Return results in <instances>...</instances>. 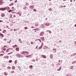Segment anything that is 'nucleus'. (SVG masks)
<instances>
[{
  "mask_svg": "<svg viewBox=\"0 0 76 76\" xmlns=\"http://www.w3.org/2000/svg\"><path fill=\"white\" fill-rule=\"evenodd\" d=\"M6 10H10V8H9V7H7L5 8H0V10H2V11Z\"/></svg>",
  "mask_w": 76,
  "mask_h": 76,
  "instance_id": "nucleus-1",
  "label": "nucleus"
},
{
  "mask_svg": "<svg viewBox=\"0 0 76 76\" xmlns=\"http://www.w3.org/2000/svg\"><path fill=\"white\" fill-rule=\"evenodd\" d=\"M21 54L22 56H23V55H26V54L28 55V54H29V52H28L27 51H24L21 53Z\"/></svg>",
  "mask_w": 76,
  "mask_h": 76,
  "instance_id": "nucleus-2",
  "label": "nucleus"
},
{
  "mask_svg": "<svg viewBox=\"0 0 76 76\" xmlns=\"http://www.w3.org/2000/svg\"><path fill=\"white\" fill-rule=\"evenodd\" d=\"M16 56L18 58H23V56H22L19 54H16Z\"/></svg>",
  "mask_w": 76,
  "mask_h": 76,
  "instance_id": "nucleus-3",
  "label": "nucleus"
},
{
  "mask_svg": "<svg viewBox=\"0 0 76 76\" xmlns=\"http://www.w3.org/2000/svg\"><path fill=\"white\" fill-rule=\"evenodd\" d=\"M44 32L42 31L40 33V36L41 37H42V36L44 35Z\"/></svg>",
  "mask_w": 76,
  "mask_h": 76,
  "instance_id": "nucleus-4",
  "label": "nucleus"
},
{
  "mask_svg": "<svg viewBox=\"0 0 76 76\" xmlns=\"http://www.w3.org/2000/svg\"><path fill=\"white\" fill-rule=\"evenodd\" d=\"M44 24L45 25V26H49V25H50V23L47 22L46 23Z\"/></svg>",
  "mask_w": 76,
  "mask_h": 76,
  "instance_id": "nucleus-5",
  "label": "nucleus"
},
{
  "mask_svg": "<svg viewBox=\"0 0 76 76\" xmlns=\"http://www.w3.org/2000/svg\"><path fill=\"white\" fill-rule=\"evenodd\" d=\"M42 57L43 58H47V57H46V56L45 55H42Z\"/></svg>",
  "mask_w": 76,
  "mask_h": 76,
  "instance_id": "nucleus-6",
  "label": "nucleus"
},
{
  "mask_svg": "<svg viewBox=\"0 0 76 76\" xmlns=\"http://www.w3.org/2000/svg\"><path fill=\"white\" fill-rule=\"evenodd\" d=\"M3 0H1L0 1V5H2L3 4Z\"/></svg>",
  "mask_w": 76,
  "mask_h": 76,
  "instance_id": "nucleus-7",
  "label": "nucleus"
},
{
  "mask_svg": "<svg viewBox=\"0 0 76 76\" xmlns=\"http://www.w3.org/2000/svg\"><path fill=\"white\" fill-rule=\"evenodd\" d=\"M33 8H34V5H31L30 6V9H33Z\"/></svg>",
  "mask_w": 76,
  "mask_h": 76,
  "instance_id": "nucleus-8",
  "label": "nucleus"
},
{
  "mask_svg": "<svg viewBox=\"0 0 76 76\" xmlns=\"http://www.w3.org/2000/svg\"><path fill=\"white\" fill-rule=\"evenodd\" d=\"M18 47V46L17 45H13L12 46V47H13V48H15V47Z\"/></svg>",
  "mask_w": 76,
  "mask_h": 76,
  "instance_id": "nucleus-9",
  "label": "nucleus"
},
{
  "mask_svg": "<svg viewBox=\"0 0 76 76\" xmlns=\"http://www.w3.org/2000/svg\"><path fill=\"white\" fill-rule=\"evenodd\" d=\"M4 75H5L6 76H7V75H8V73H7V72H5L4 73Z\"/></svg>",
  "mask_w": 76,
  "mask_h": 76,
  "instance_id": "nucleus-10",
  "label": "nucleus"
},
{
  "mask_svg": "<svg viewBox=\"0 0 76 76\" xmlns=\"http://www.w3.org/2000/svg\"><path fill=\"white\" fill-rule=\"evenodd\" d=\"M53 53H55L56 52V49H53Z\"/></svg>",
  "mask_w": 76,
  "mask_h": 76,
  "instance_id": "nucleus-11",
  "label": "nucleus"
},
{
  "mask_svg": "<svg viewBox=\"0 0 76 76\" xmlns=\"http://www.w3.org/2000/svg\"><path fill=\"white\" fill-rule=\"evenodd\" d=\"M1 16L2 17H4V16H5V15H4V14L3 13L1 14Z\"/></svg>",
  "mask_w": 76,
  "mask_h": 76,
  "instance_id": "nucleus-12",
  "label": "nucleus"
},
{
  "mask_svg": "<svg viewBox=\"0 0 76 76\" xmlns=\"http://www.w3.org/2000/svg\"><path fill=\"white\" fill-rule=\"evenodd\" d=\"M26 57H28V58H29L31 57V55H29V56H26Z\"/></svg>",
  "mask_w": 76,
  "mask_h": 76,
  "instance_id": "nucleus-13",
  "label": "nucleus"
},
{
  "mask_svg": "<svg viewBox=\"0 0 76 76\" xmlns=\"http://www.w3.org/2000/svg\"><path fill=\"white\" fill-rule=\"evenodd\" d=\"M10 50V48H8L7 49V50L6 51V52L7 53H8V52H9V50Z\"/></svg>",
  "mask_w": 76,
  "mask_h": 76,
  "instance_id": "nucleus-14",
  "label": "nucleus"
},
{
  "mask_svg": "<svg viewBox=\"0 0 76 76\" xmlns=\"http://www.w3.org/2000/svg\"><path fill=\"white\" fill-rule=\"evenodd\" d=\"M50 58H51V59H52V58H53V55H52V54L50 55Z\"/></svg>",
  "mask_w": 76,
  "mask_h": 76,
  "instance_id": "nucleus-15",
  "label": "nucleus"
},
{
  "mask_svg": "<svg viewBox=\"0 0 76 76\" xmlns=\"http://www.w3.org/2000/svg\"><path fill=\"white\" fill-rule=\"evenodd\" d=\"M70 68V69H72V70H73V69H74V68H73V66H71Z\"/></svg>",
  "mask_w": 76,
  "mask_h": 76,
  "instance_id": "nucleus-16",
  "label": "nucleus"
},
{
  "mask_svg": "<svg viewBox=\"0 0 76 76\" xmlns=\"http://www.w3.org/2000/svg\"><path fill=\"white\" fill-rule=\"evenodd\" d=\"M34 30H35L34 31V32H37V31H38V29L37 28L34 29Z\"/></svg>",
  "mask_w": 76,
  "mask_h": 76,
  "instance_id": "nucleus-17",
  "label": "nucleus"
},
{
  "mask_svg": "<svg viewBox=\"0 0 76 76\" xmlns=\"http://www.w3.org/2000/svg\"><path fill=\"white\" fill-rule=\"evenodd\" d=\"M12 11H13V10H10L8 12L9 13H10V12H12Z\"/></svg>",
  "mask_w": 76,
  "mask_h": 76,
  "instance_id": "nucleus-18",
  "label": "nucleus"
},
{
  "mask_svg": "<svg viewBox=\"0 0 76 76\" xmlns=\"http://www.w3.org/2000/svg\"><path fill=\"white\" fill-rule=\"evenodd\" d=\"M12 70H14V69H15V67L14 66H12Z\"/></svg>",
  "mask_w": 76,
  "mask_h": 76,
  "instance_id": "nucleus-19",
  "label": "nucleus"
},
{
  "mask_svg": "<svg viewBox=\"0 0 76 76\" xmlns=\"http://www.w3.org/2000/svg\"><path fill=\"white\" fill-rule=\"evenodd\" d=\"M39 25V24L38 23H36V24H35V26H38Z\"/></svg>",
  "mask_w": 76,
  "mask_h": 76,
  "instance_id": "nucleus-20",
  "label": "nucleus"
},
{
  "mask_svg": "<svg viewBox=\"0 0 76 76\" xmlns=\"http://www.w3.org/2000/svg\"><path fill=\"white\" fill-rule=\"evenodd\" d=\"M16 50L18 51L19 50V48H17L16 49Z\"/></svg>",
  "mask_w": 76,
  "mask_h": 76,
  "instance_id": "nucleus-21",
  "label": "nucleus"
},
{
  "mask_svg": "<svg viewBox=\"0 0 76 76\" xmlns=\"http://www.w3.org/2000/svg\"><path fill=\"white\" fill-rule=\"evenodd\" d=\"M76 63V61H75L73 62L72 64H75V63Z\"/></svg>",
  "mask_w": 76,
  "mask_h": 76,
  "instance_id": "nucleus-22",
  "label": "nucleus"
},
{
  "mask_svg": "<svg viewBox=\"0 0 76 76\" xmlns=\"http://www.w3.org/2000/svg\"><path fill=\"white\" fill-rule=\"evenodd\" d=\"M13 5H13V3H11L10 5V6H12Z\"/></svg>",
  "mask_w": 76,
  "mask_h": 76,
  "instance_id": "nucleus-23",
  "label": "nucleus"
},
{
  "mask_svg": "<svg viewBox=\"0 0 76 76\" xmlns=\"http://www.w3.org/2000/svg\"><path fill=\"white\" fill-rule=\"evenodd\" d=\"M32 65H31L30 66L29 68H30V69H32Z\"/></svg>",
  "mask_w": 76,
  "mask_h": 76,
  "instance_id": "nucleus-24",
  "label": "nucleus"
},
{
  "mask_svg": "<svg viewBox=\"0 0 76 76\" xmlns=\"http://www.w3.org/2000/svg\"><path fill=\"white\" fill-rule=\"evenodd\" d=\"M4 58H9V56H7L6 57H4Z\"/></svg>",
  "mask_w": 76,
  "mask_h": 76,
  "instance_id": "nucleus-25",
  "label": "nucleus"
},
{
  "mask_svg": "<svg viewBox=\"0 0 76 76\" xmlns=\"http://www.w3.org/2000/svg\"><path fill=\"white\" fill-rule=\"evenodd\" d=\"M0 35L1 36V37H3L4 36V35L3 34L1 33H0Z\"/></svg>",
  "mask_w": 76,
  "mask_h": 76,
  "instance_id": "nucleus-26",
  "label": "nucleus"
},
{
  "mask_svg": "<svg viewBox=\"0 0 76 76\" xmlns=\"http://www.w3.org/2000/svg\"><path fill=\"white\" fill-rule=\"evenodd\" d=\"M42 48V46H41L40 47H39V50H40V49H41Z\"/></svg>",
  "mask_w": 76,
  "mask_h": 76,
  "instance_id": "nucleus-27",
  "label": "nucleus"
},
{
  "mask_svg": "<svg viewBox=\"0 0 76 76\" xmlns=\"http://www.w3.org/2000/svg\"><path fill=\"white\" fill-rule=\"evenodd\" d=\"M19 29V28H18L17 29H14V31H18V30Z\"/></svg>",
  "mask_w": 76,
  "mask_h": 76,
  "instance_id": "nucleus-28",
  "label": "nucleus"
},
{
  "mask_svg": "<svg viewBox=\"0 0 76 76\" xmlns=\"http://www.w3.org/2000/svg\"><path fill=\"white\" fill-rule=\"evenodd\" d=\"M15 64H17V60H16L15 61Z\"/></svg>",
  "mask_w": 76,
  "mask_h": 76,
  "instance_id": "nucleus-29",
  "label": "nucleus"
},
{
  "mask_svg": "<svg viewBox=\"0 0 76 76\" xmlns=\"http://www.w3.org/2000/svg\"><path fill=\"white\" fill-rule=\"evenodd\" d=\"M8 69H11V67H10V66H8Z\"/></svg>",
  "mask_w": 76,
  "mask_h": 76,
  "instance_id": "nucleus-30",
  "label": "nucleus"
},
{
  "mask_svg": "<svg viewBox=\"0 0 76 76\" xmlns=\"http://www.w3.org/2000/svg\"><path fill=\"white\" fill-rule=\"evenodd\" d=\"M34 11V12H37V10L36 9H34L33 10Z\"/></svg>",
  "mask_w": 76,
  "mask_h": 76,
  "instance_id": "nucleus-31",
  "label": "nucleus"
},
{
  "mask_svg": "<svg viewBox=\"0 0 76 76\" xmlns=\"http://www.w3.org/2000/svg\"><path fill=\"white\" fill-rule=\"evenodd\" d=\"M43 45H44V43H43V42H42V45H41V46H42V47H43Z\"/></svg>",
  "mask_w": 76,
  "mask_h": 76,
  "instance_id": "nucleus-32",
  "label": "nucleus"
},
{
  "mask_svg": "<svg viewBox=\"0 0 76 76\" xmlns=\"http://www.w3.org/2000/svg\"><path fill=\"white\" fill-rule=\"evenodd\" d=\"M9 62L10 63H11L12 62V60H10L9 61Z\"/></svg>",
  "mask_w": 76,
  "mask_h": 76,
  "instance_id": "nucleus-33",
  "label": "nucleus"
},
{
  "mask_svg": "<svg viewBox=\"0 0 76 76\" xmlns=\"http://www.w3.org/2000/svg\"><path fill=\"white\" fill-rule=\"evenodd\" d=\"M25 29H28V27H25Z\"/></svg>",
  "mask_w": 76,
  "mask_h": 76,
  "instance_id": "nucleus-34",
  "label": "nucleus"
},
{
  "mask_svg": "<svg viewBox=\"0 0 76 76\" xmlns=\"http://www.w3.org/2000/svg\"><path fill=\"white\" fill-rule=\"evenodd\" d=\"M31 61H34V62H35V60L34 59L33 60H32Z\"/></svg>",
  "mask_w": 76,
  "mask_h": 76,
  "instance_id": "nucleus-35",
  "label": "nucleus"
},
{
  "mask_svg": "<svg viewBox=\"0 0 76 76\" xmlns=\"http://www.w3.org/2000/svg\"><path fill=\"white\" fill-rule=\"evenodd\" d=\"M49 10H50V11H51V10H51V8H50L49 9Z\"/></svg>",
  "mask_w": 76,
  "mask_h": 76,
  "instance_id": "nucleus-36",
  "label": "nucleus"
},
{
  "mask_svg": "<svg viewBox=\"0 0 76 76\" xmlns=\"http://www.w3.org/2000/svg\"><path fill=\"white\" fill-rule=\"evenodd\" d=\"M61 42H61V40H60L59 42V43H61Z\"/></svg>",
  "mask_w": 76,
  "mask_h": 76,
  "instance_id": "nucleus-37",
  "label": "nucleus"
},
{
  "mask_svg": "<svg viewBox=\"0 0 76 76\" xmlns=\"http://www.w3.org/2000/svg\"><path fill=\"white\" fill-rule=\"evenodd\" d=\"M6 48H4L3 49V50H4V51H6Z\"/></svg>",
  "mask_w": 76,
  "mask_h": 76,
  "instance_id": "nucleus-38",
  "label": "nucleus"
},
{
  "mask_svg": "<svg viewBox=\"0 0 76 76\" xmlns=\"http://www.w3.org/2000/svg\"><path fill=\"white\" fill-rule=\"evenodd\" d=\"M18 41H21V39H18Z\"/></svg>",
  "mask_w": 76,
  "mask_h": 76,
  "instance_id": "nucleus-39",
  "label": "nucleus"
},
{
  "mask_svg": "<svg viewBox=\"0 0 76 76\" xmlns=\"http://www.w3.org/2000/svg\"><path fill=\"white\" fill-rule=\"evenodd\" d=\"M33 43H34V42H31V44H33Z\"/></svg>",
  "mask_w": 76,
  "mask_h": 76,
  "instance_id": "nucleus-40",
  "label": "nucleus"
},
{
  "mask_svg": "<svg viewBox=\"0 0 76 76\" xmlns=\"http://www.w3.org/2000/svg\"><path fill=\"white\" fill-rule=\"evenodd\" d=\"M49 32L50 34H51V31H49Z\"/></svg>",
  "mask_w": 76,
  "mask_h": 76,
  "instance_id": "nucleus-41",
  "label": "nucleus"
},
{
  "mask_svg": "<svg viewBox=\"0 0 76 76\" xmlns=\"http://www.w3.org/2000/svg\"><path fill=\"white\" fill-rule=\"evenodd\" d=\"M76 53H74L73 55V56H75V55H76Z\"/></svg>",
  "mask_w": 76,
  "mask_h": 76,
  "instance_id": "nucleus-42",
  "label": "nucleus"
},
{
  "mask_svg": "<svg viewBox=\"0 0 76 76\" xmlns=\"http://www.w3.org/2000/svg\"><path fill=\"white\" fill-rule=\"evenodd\" d=\"M19 15H20V16H21L22 15V14H21V13H20L19 14Z\"/></svg>",
  "mask_w": 76,
  "mask_h": 76,
  "instance_id": "nucleus-43",
  "label": "nucleus"
},
{
  "mask_svg": "<svg viewBox=\"0 0 76 76\" xmlns=\"http://www.w3.org/2000/svg\"><path fill=\"white\" fill-rule=\"evenodd\" d=\"M36 60L37 61H38V58H37L36 59Z\"/></svg>",
  "mask_w": 76,
  "mask_h": 76,
  "instance_id": "nucleus-44",
  "label": "nucleus"
},
{
  "mask_svg": "<svg viewBox=\"0 0 76 76\" xmlns=\"http://www.w3.org/2000/svg\"><path fill=\"white\" fill-rule=\"evenodd\" d=\"M15 3H17V0H16V1H15Z\"/></svg>",
  "mask_w": 76,
  "mask_h": 76,
  "instance_id": "nucleus-45",
  "label": "nucleus"
},
{
  "mask_svg": "<svg viewBox=\"0 0 76 76\" xmlns=\"http://www.w3.org/2000/svg\"><path fill=\"white\" fill-rule=\"evenodd\" d=\"M11 72L12 73H14V71H12Z\"/></svg>",
  "mask_w": 76,
  "mask_h": 76,
  "instance_id": "nucleus-46",
  "label": "nucleus"
},
{
  "mask_svg": "<svg viewBox=\"0 0 76 76\" xmlns=\"http://www.w3.org/2000/svg\"><path fill=\"white\" fill-rule=\"evenodd\" d=\"M3 55H4V54H1V55H0V56H3Z\"/></svg>",
  "mask_w": 76,
  "mask_h": 76,
  "instance_id": "nucleus-47",
  "label": "nucleus"
},
{
  "mask_svg": "<svg viewBox=\"0 0 76 76\" xmlns=\"http://www.w3.org/2000/svg\"><path fill=\"white\" fill-rule=\"evenodd\" d=\"M61 66L59 69H60H60H61Z\"/></svg>",
  "mask_w": 76,
  "mask_h": 76,
  "instance_id": "nucleus-48",
  "label": "nucleus"
},
{
  "mask_svg": "<svg viewBox=\"0 0 76 76\" xmlns=\"http://www.w3.org/2000/svg\"><path fill=\"white\" fill-rule=\"evenodd\" d=\"M36 49H37V48H38V46H36Z\"/></svg>",
  "mask_w": 76,
  "mask_h": 76,
  "instance_id": "nucleus-49",
  "label": "nucleus"
},
{
  "mask_svg": "<svg viewBox=\"0 0 76 76\" xmlns=\"http://www.w3.org/2000/svg\"><path fill=\"white\" fill-rule=\"evenodd\" d=\"M3 22V21L0 20V22Z\"/></svg>",
  "mask_w": 76,
  "mask_h": 76,
  "instance_id": "nucleus-50",
  "label": "nucleus"
},
{
  "mask_svg": "<svg viewBox=\"0 0 76 76\" xmlns=\"http://www.w3.org/2000/svg\"><path fill=\"white\" fill-rule=\"evenodd\" d=\"M58 71H60V69H57Z\"/></svg>",
  "mask_w": 76,
  "mask_h": 76,
  "instance_id": "nucleus-51",
  "label": "nucleus"
},
{
  "mask_svg": "<svg viewBox=\"0 0 76 76\" xmlns=\"http://www.w3.org/2000/svg\"><path fill=\"white\" fill-rule=\"evenodd\" d=\"M31 28H34V26H32L31 27Z\"/></svg>",
  "mask_w": 76,
  "mask_h": 76,
  "instance_id": "nucleus-52",
  "label": "nucleus"
},
{
  "mask_svg": "<svg viewBox=\"0 0 76 76\" xmlns=\"http://www.w3.org/2000/svg\"><path fill=\"white\" fill-rule=\"evenodd\" d=\"M62 7H66V6H63Z\"/></svg>",
  "mask_w": 76,
  "mask_h": 76,
  "instance_id": "nucleus-53",
  "label": "nucleus"
},
{
  "mask_svg": "<svg viewBox=\"0 0 76 76\" xmlns=\"http://www.w3.org/2000/svg\"><path fill=\"white\" fill-rule=\"evenodd\" d=\"M7 42L8 43H9V44H10V42Z\"/></svg>",
  "mask_w": 76,
  "mask_h": 76,
  "instance_id": "nucleus-54",
  "label": "nucleus"
},
{
  "mask_svg": "<svg viewBox=\"0 0 76 76\" xmlns=\"http://www.w3.org/2000/svg\"><path fill=\"white\" fill-rule=\"evenodd\" d=\"M29 4V3H27V4H26V5H27V6H28V5Z\"/></svg>",
  "mask_w": 76,
  "mask_h": 76,
  "instance_id": "nucleus-55",
  "label": "nucleus"
},
{
  "mask_svg": "<svg viewBox=\"0 0 76 76\" xmlns=\"http://www.w3.org/2000/svg\"><path fill=\"white\" fill-rule=\"evenodd\" d=\"M13 17H14V18H15V17H16V15H14L13 16Z\"/></svg>",
  "mask_w": 76,
  "mask_h": 76,
  "instance_id": "nucleus-56",
  "label": "nucleus"
},
{
  "mask_svg": "<svg viewBox=\"0 0 76 76\" xmlns=\"http://www.w3.org/2000/svg\"><path fill=\"white\" fill-rule=\"evenodd\" d=\"M74 44H76V41L74 42Z\"/></svg>",
  "mask_w": 76,
  "mask_h": 76,
  "instance_id": "nucleus-57",
  "label": "nucleus"
},
{
  "mask_svg": "<svg viewBox=\"0 0 76 76\" xmlns=\"http://www.w3.org/2000/svg\"><path fill=\"white\" fill-rule=\"evenodd\" d=\"M18 67L19 69H20V67L19 66H18Z\"/></svg>",
  "mask_w": 76,
  "mask_h": 76,
  "instance_id": "nucleus-58",
  "label": "nucleus"
},
{
  "mask_svg": "<svg viewBox=\"0 0 76 76\" xmlns=\"http://www.w3.org/2000/svg\"><path fill=\"white\" fill-rule=\"evenodd\" d=\"M13 52H11V53H10V54H12V53H13Z\"/></svg>",
  "mask_w": 76,
  "mask_h": 76,
  "instance_id": "nucleus-59",
  "label": "nucleus"
},
{
  "mask_svg": "<svg viewBox=\"0 0 76 76\" xmlns=\"http://www.w3.org/2000/svg\"><path fill=\"white\" fill-rule=\"evenodd\" d=\"M4 40H7V39H4Z\"/></svg>",
  "mask_w": 76,
  "mask_h": 76,
  "instance_id": "nucleus-60",
  "label": "nucleus"
},
{
  "mask_svg": "<svg viewBox=\"0 0 76 76\" xmlns=\"http://www.w3.org/2000/svg\"><path fill=\"white\" fill-rule=\"evenodd\" d=\"M23 9H25V10H26V9L25 8H23Z\"/></svg>",
  "mask_w": 76,
  "mask_h": 76,
  "instance_id": "nucleus-61",
  "label": "nucleus"
},
{
  "mask_svg": "<svg viewBox=\"0 0 76 76\" xmlns=\"http://www.w3.org/2000/svg\"><path fill=\"white\" fill-rule=\"evenodd\" d=\"M70 2H72V0H70Z\"/></svg>",
  "mask_w": 76,
  "mask_h": 76,
  "instance_id": "nucleus-62",
  "label": "nucleus"
},
{
  "mask_svg": "<svg viewBox=\"0 0 76 76\" xmlns=\"http://www.w3.org/2000/svg\"><path fill=\"white\" fill-rule=\"evenodd\" d=\"M11 41H12V40H10V42H11Z\"/></svg>",
  "mask_w": 76,
  "mask_h": 76,
  "instance_id": "nucleus-63",
  "label": "nucleus"
},
{
  "mask_svg": "<svg viewBox=\"0 0 76 76\" xmlns=\"http://www.w3.org/2000/svg\"><path fill=\"white\" fill-rule=\"evenodd\" d=\"M75 27H76V24H75Z\"/></svg>",
  "mask_w": 76,
  "mask_h": 76,
  "instance_id": "nucleus-64",
  "label": "nucleus"
}]
</instances>
